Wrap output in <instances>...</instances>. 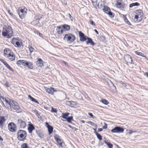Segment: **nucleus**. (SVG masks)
Listing matches in <instances>:
<instances>
[{
    "instance_id": "f257e3e1",
    "label": "nucleus",
    "mask_w": 148,
    "mask_h": 148,
    "mask_svg": "<svg viewBox=\"0 0 148 148\" xmlns=\"http://www.w3.org/2000/svg\"><path fill=\"white\" fill-rule=\"evenodd\" d=\"M4 55L5 58L11 61H13L15 59L14 53L9 49L6 48L4 49Z\"/></svg>"
},
{
    "instance_id": "f03ea898",
    "label": "nucleus",
    "mask_w": 148,
    "mask_h": 148,
    "mask_svg": "<svg viewBox=\"0 0 148 148\" xmlns=\"http://www.w3.org/2000/svg\"><path fill=\"white\" fill-rule=\"evenodd\" d=\"M27 134L26 132L23 130H19L17 134V138L19 141H24L26 140Z\"/></svg>"
},
{
    "instance_id": "7ed1b4c3",
    "label": "nucleus",
    "mask_w": 148,
    "mask_h": 148,
    "mask_svg": "<svg viewBox=\"0 0 148 148\" xmlns=\"http://www.w3.org/2000/svg\"><path fill=\"white\" fill-rule=\"evenodd\" d=\"M75 36L71 34H65L63 39L69 42L70 43L73 42L75 40Z\"/></svg>"
},
{
    "instance_id": "20e7f679",
    "label": "nucleus",
    "mask_w": 148,
    "mask_h": 148,
    "mask_svg": "<svg viewBox=\"0 0 148 148\" xmlns=\"http://www.w3.org/2000/svg\"><path fill=\"white\" fill-rule=\"evenodd\" d=\"M27 9L25 8L23 9L19 8L18 10V14L21 18L22 19L25 17L27 13Z\"/></svg>"
},
{
    "instance_id": "39448f33",
    "label": "nucleus",
    "mask_w": 148,
    "mask_h": 148,
    "mask_svg": "<svg viewBox=\"0 0 148 148\" xmlns=\"http://www.w3.org/2000/svg\"><path fill=\"white\" fill-rule=\"evenodd\" d=\"M4 29L5 30L7 31V33L8 34V38H11L13 36L12 29L11 27L8 25Z\"/></svg>"
},
{
    "instance_id": "423d86ee",
    "label": "nucleus",
    "mask_w": 148,
    "mask_h": 148,
    "mask_svg": "<svg viewBox=\"0 0 148 148\" xmlns=\"http://www.w3.org/2000/svg\"><path fill=\"white\" fill-rule=\"evenodd\" d=\"M123 128L120 127H115L114 129L111 130V132L113 133H122L123 132Z\"/></svg>"
},
{
    "instance_id": "0eeeda50",
    "label": "nucleus",
    "mask_w": 148,
    "mask_h": 148,
    "mask_svg": "<svg viewBox=\"0 0 148 148\" xmlns=\"http://www.w3.org/2000/svg\"><path fill=\"white\" fill-rule=\"evenodd\" d=\"M8 127L9 130L11 132H14L16 131V125L13 123H10L8 124Z\"/></svg>"
},
{
    "instance_id": "6e6552de",
    "label": "nucleus",
    "mask_w": 148,
    "mask_h": 148,
    "mask_svg": "<svg viewBox=\"0 0 148 148\" xmlns=\"http://www.w3.org/2000/svg\"><path fill=\"white\" fill-rule=\"evenodd\" d=\"M10 107L13 109L17 110L20 109V107L18 103L12 100V102L10 103Z\"/></svg>"
},
{
    "instance_id": "1a4fd4ad",
    "label": "nucleus",
    "mask_w": 148,
    "mask_h": 148,
    "mask_svg": "<svg viewBox=\"0 0 148 148\" xmlns=\"http://www.w3.org/2000/svg\"><path fill=\"white\" fill-rule=\"evenodd\" d=\"M79 37L80 40L81 41L84 42L87 39L88 37L87 36L81 31L79 32Z\"/></svg>"
},
{
    "instance_id": "9d476101",
    "label": "nucleus",
    "mask_w": 148,
    "mask_h": 148,
    "mask_svg": "<svg viewBox=\"0 0 148 148\" xmlns=\"http://www.w3.org/2000/svg\"><path fill=\"white\" fill-rule=\"evenodd\" d=\"M124 58L125 61L127 63H128L131 64H134L133 62L132 58L128 54H126L124 56Z\"/></svg>"
},
{
    "instance_id": "9b49d317",
    "label": "nucleus",
    "mask_w": 148,
    "mask_h": 148,
    "mask_svg": "<svg viewBox=\"0 0 148 148\" xmlns=\"http://www.w3.org/2000/svg\"><path fill=\"white\" fill-rule=\"evenodd\" d=\"M17 124L20 127L24 128L25 127L26 123L24 121L21 119H19L18 121Z\"/></svg>"
},
{
    "instance_id": "f8f14e48",
    "label": "nucleus",
    "mask_w": 148,
    "mask_h": 148,
    "mask_svg": "<svg viewBox=\"0 0 148 148\" xmlns=\"http://www.w3.org/2000/svg\"><path fill=\"white\" fill-rule=\"evenodd\" d=\"M45 88L47 92L51 95H53V92H54L57 91L56 90L51 87H50L49 88L47 87H45Z\"/></svg>"
},
{
    "instance_id": "ddd939ff",
    "label": "nucleus",
    "mask_w": 148,
    "mask_h": 148,
    "mask_svg": "<svg viewBox=\"0 0 148 148\" xmlns=\"http://www.w3.org/2000/svg\"><path fill=\"white\" fill-rule=\"evenodd\" d=\"M60 136L57 135H56L54 136V139L56 140L59 145L62 147L63 140H62L60 139Z\"/></svg>"
},
{
    "instance_id": "4468645a",
    "label": "nucleus",
    "mask_w": 148,
    "mask_h": 148,
    "mask_svg": "<svg viewBox=\"0 0 148 148\" xmlns=\"http://www.w3.org/2000/svg\"><path fill=\"white\" fill-rule=\"evenodd\" d=\"M36 64L38 67H42L43 66V61L41 59H38L36 62Z\"/></svg>"
},
{
    "instance_id": "2eb2a0df",
    "label": "nucleus",
    "mask_w": 148,
    "mask_h": 148,
    "mask_svg": "<svg viewBox=\"0 0 148 148\" xmlns=\"http://www.w3.org/2000/svg\"><path fill=\"white\" fill-rule=\"evenodd\" d=\"M46 125L48 128L49 134H51L53 131V127L49 125L47 122L46 123Z\"/></svg>"
},
{
    "instance_id": "dca6fc26",
    "label": "nucleus",
    "mask_w": 148,
    "mask_h": 148,
    "mask_svg": "<svg viewBox=\"0 0 148 148\" xmlns=\"http://www.w3.org/2000/svg\"><path fill=\"white\" fill-rule=\"evenodd\" d=\"M87 40L86 41V44L87 45L90 44V45L93 46L95 45V43L93 42L91 38L88 37Z\"/></svg>"
},
{
    "instance_id": "f3484780",
    "label": "nucleus",
    "mask_w": 148,
    "mask_h": 148,
    "mask_svg": "<svg viewBox=\"0 0 148 148\" xmlns=\"http://www.w3.org/2000/svg\"><path fill=\"white\" fill-rule=\"evenodd\" d=\"M27 61L26 60H20L17 61L16 64L18 65H20L21 64L25 66Z\"/></svg>"
},
{
    "instance_id": "a211bd4d",
    "label": "nucleus",
    "mask_w": 148,
    "mask_h": 148,
    "mask_svg": "<svg viewBox=\"0 0 148 148\" xmlns=\"http://www.w3.org/2000/svg\"><path fill=\"white\" fill-rule=\"evenodd\" d=\"M116 5L117 7L119 8L123 9L124 8V5L121 4L120 0H119L117 1Z\"/></svg>"
},
{
    "instance_id": "6ab92c4d",
    "label": "nucleus",
    "mask_w": 148,
    "mask_h": 148,
    "mask_svg": "<svg viewBox=\"0 0 148 148\" xmlns=\"http://www.w3.org/2000/svg\"><path fill=\"white\" fill-rule=\"evenodd\" d=\"M33 125L32 124H29V127L28 128V130L29 133H32L33 130L35 129Z\"/></svg>"
},
{
    "instance_id": "aec40b11",
    "label": "nucleus",
    "mask_w": 148,
    "mask_h": 148,
    "mask_svg": "<svg viewBox=\"0 0 148 148\" xmlns=\"http://www.w3.org/2000/svg\"><path fill=\"white\" fill-rule=\"evenodd\" d=\"M25 64V66L28 67V68L31 69H32L33 68L32 63L30 62L27 61Z\"/></svg>"
},
{
    "instance_id": "412c9836",
    "label": "nucleus",
    "mask_w": 148,
    "mask_h": 148,
    "mask_svg": "<svg viewBox=\"0 0 148 148\" xmlns=\"http://www.w3.org/2000/svg\"><path fill=\"white\" fill-rule=\"evenodd\" d=\"M136 14L140 16V17H141L143 15L142 11L141 10H138L136 11Z\"/></svg>"
},
{
    "instance_id": "4be33fe9",
    "label": "nucleus",
    "mask_w": 148,
    "mask_h": 148,
    "mask_svg": "<svg viewBox=\"0 0 148 148\" xmlns=\"http://www.w3.org/2000/svg\"><path fill=\"white\" fill-rule=\"evenodd\" d=\"M57 32L59 34H62L63 32V30L61 26H58L56 29Z\"/></svg>"
},
{
    "instance_id": "5701e85b",
    "label": "nucleus",
    "mask_w": 148,
    "mask_h": 148,
    "mask_svg": "<svg viewBox=\"0 0 148 148\" xmlns=\"http://www.w3.org/2000/svg\"><path fill=\"white\" fill-rule=\"evenodd\" d=\"M2 35L5 37H7V38H8V34H7V31H6L4 29V28H3L2 33Z\"/></svg>"
},
{
    "instance_id": "b1692460",
    "label": "nucleus",
    "mask_w": 148,
    "mask_h": 148,
    "mask_svg": "<svg viewBox=\"0 0 148 148\" xmlns=\"http://www.w3.org/2000/svg\"><path fill=\"white\" fill-rule=\"evenodd\" d=\"M39 21L38 20H35L32 21L31 23V24L34 26L38 25L39 24Z\"/></svg>"
},
{
    "instance_id": "393cba45",
    "label": "nucleus",
    "mask_w": 148,
    "mask_h": 148,
    "mask_svg": "<svg viewBox=\"0 0 148 148\" xmlns=\"http://www.w3.org/2000/svg\"><path fill=\"white\" fill-rule=\"evenodd\" d=\"M5 119L4 116H0V125H2L5 122Z\"/></svg>"
},
{
    "instance_id": "a878e982",
    "label": "nucleus",
    "mask_w": 148,
    "mask_h": 148,
    "mask_svg": "<svg viewBox=\"0 0 148 148\" xmlns=\"http://www.w3.org/2000/svg\"><path fill=\"white\" fill-rule=\"evenodd\" d=\"M62 27L63 29H65L67 31L69 30L70 28V26L66 24H64L62 25Z\"/></svg>"
},
{
    "instance_id": "bb28decb",
    "label": "nucleus",
    "mask_w": 148,
    "mask_h": 148,
    "mask_svg": "<svg viewBox=\"0 0 148 148\" xmlns=\"http://www.w3.org/2000/svg\"><path fill=\"white\" fill-rule=\"evenodd\" d=\"M28 97L32 101L38 104H39V102L36 99L32 97L30 95H28Z\"/></svg>"
},
{
    "instance_id": "cd10ccee",
    "label": "nucleus",
    "mask_w": 148,
    "mask_h": 148,
    "mask_svg": "<svg viewBox=\"0 0 148 148\" xmlns=\"http://www.w3.org/2000/svg\"><path fill=\"white\" fill-rule=\"evenodd\" d=\"M103 10L107 14L108 13V12L110 10L109 8L106 6H104Z\"/></svg>"
},
{
    "instance_id": "c85d7f7f",
    "label": "nucleus",
    "mask_w": 148,
    "mask_h": 148,
    "mask_svg": "<svg viewBox=\"0 0 148 148\" xmlns=\"http://www.w3.org/2000/svg\"><path fill=\"white\" fill-rule=\"evenodd\" d=\"M66 104L69 106H73L75 104V102L73 101H69L66 102Z\"/></svg>"
},
{
    "instance_id": "c756f323",
    "label": "nucleus",
    "mask_w": 148,
    "mask_h": 148,
    "mask_svg": "<svg viewBox=\"0 0 148 148\" xmlns=\"http://www.w3.org/2000/svg\"><path fill=\"white\" fill-rule=\"evenodd\" d=\"M69 114V113H62V117L64 119H66L67 116Z\"/></svg>"
},
{
    "instance_id": "7c9ffc66",
    "label": "nucleus",
    "mask_w": 148,
    "mask_h": 148,
    "mask_svg": "<svg viewBox=\"0 0 148 148\" xmlns=\"http://www.w3.org/2000/svg\"><path fill=\"white\" fill-rule=\"evenodd\" d=\"M135 53L136 54H137L138 55L141 56L143 57L144 58H147L146 57V56H145L143 53H142L141 52H139L138 51H135Z\"/></svg>"
},
{
    "instance_id": "2f4dec72",
    "label": "nucleus",
    "mask_w": 148,
    "mask_h": 148,
    "mask_svg": "<svg viewBox=\"0 0 148 148\" xmlns=\"http://www.w3.org/2000/svg\"><path fill=\"white\" fill-rule=\"evenodd\" d=\"M6 67L10 71L12 72H14V71L10 66L6 63L4 64Z\"/></svg>"
},
{
    "instance_id": "473e14b6",
    "label": "nucleus",
    "mask_w": 148,
    "mask_h": 148,
    "mask_svg": "<svg viewBox=\"0 0 148 148\" xmlns=\"http://www.w3.org/2000/svg\"><path fill=\"white\" fill-rule=\"evenodd\" d=\"M104 143L107 145L109 148H112L113 145L109 142H107L106 140H104Z\"/></svg>"
},
{
    "instance_id": "72a5a7b5",
    "label": "nucleus",
    "mask_w": 148,
    "mask_h": 148,
    "mask_svg": "<svg viewBox=\"0 0 148 148\" xmlns=\"http://www.w3.org/2000/svg\"><path fill=\"white\" fill-rule=\"evenodd\" d=\"M140 5V4L138 2H136L135 3H132L130 4V7L132 8L134 6H139Z\"/></svg>"
},
{
    "instance_id": "f704fd0d",
    "label": "nucleus",
    "mask_w": 148,
    "mask_h": 148,
    "mask_svg": "<svg viewBox=\"0 0 148 148\" xmlns=\"http://www.w3.org/2000/svg\"><path fill=\"white\" fill-rule=\"evenodd\" d=\"M66 119L68 122L71 123V121L73 120V117L72 116H69L67 117Z\"/></svg>"
},
{
    "instance_id": "c9c22d12",
    "label": "nucleus",
    "mask_w": 148,
    "mask_h": 148,
    "mask_svg": "<svg viewBox=\"0 0 148 148\" xmlns=\"http://www.w3.org/2000/svg\"><path fill=\"white\" fill-rule=\"evenodd\" d=\"M101 101L106 105H108L109 103V102L108 101L105 99H102L101 100Z\"/></svg>"
},
{
    "instance_id": "e433bc0d",
    "label": "nucleus",
    "mask_w": 148,
    "mask_h": 148,
    "mask_svg": "<svg viewBox=\"0 0 148 148\" xmlns=\"http://www.w3.org/2000/svg\"><path fill=\"white\" fill-rule=\"evenodd\" d=\"M42 16L41 15L39 14H37L36 16L35 17V18L36 20H38L39 21L40 20V18H41Z\"/></svg>"
},
{
    "instance_id": "4c0bfd02",
    "label": "nucleus",
    "mask_w": 148,
    "mask_h": 148,
    "mask_svg": "<svg viewBox=\"0 0 148 148\" xmlns=\"http://www.w3.org/2000/svg\"><path fill=\"white\" fill-rule=\"evenodd\" d=\"M96 135L97 138L100 140H102V136L98 133H96Z\"/></svg>"
},
{
    "instance_id": "58836bf2",
    "label": "nucleus",
    "mask_w": 148,
    "mask_h": 148,
    "mask_svg": "<svg viewBox=\"0 0 148 148\" xmlns=\"http://www.w3.org/2000/svg\"><path fill=\"white\" fill-rule=\"evenodd\" d=\"M5 101L6 103H8L10 106V103L12 102V100H10V99L8 98H5Z\"/></svg>"
},
{
    "instance_id": "ea45409f",
    "label": "nucleus",
    "mask_w": 148,
    "mask_h": 148,
    "mask_svg": "<svg viewBox=\"0 0 148 148\" xmlns=\"http://www.w3.org/2000/svg\"><path fill=\"white\" fill-rule=\"evenodd\" d=\"M107 14H108L109 16L111 18L113 17L114 16V14L113 12H111L110 10L108 12Z\"/></svg>"
},
{
    "instance_id": "a19ab883",
    "label": "nucleus",
    "mask_w": 148,
    "mask_h": 148,
    "mask_svg": "<svg viewBox=\"0 0 148 148\" xmlns=\"http://www.w3.org/2000/svg\"><path fill=\"white\" fill-rule=\"evenodd\" d=\"M87 123L92 125L94 126L95 128H97V125L95 123L91 121H88L87 122Z\"/></svg>"
},
{
    "instance_id": "79ce46f5",
    "label": "nucleus",
    "mask_w": 148,
    "mask_h": 148,
    "mask_svg": "<svg viewBox=\"0 0 148 148\" xmlns=\"http://www.w3.org/2000/svg\"><path fill=\"white\" fill-rule=\"evenodd\" d=\"M21 147L22 148H29L27 144L25 143L22 144L21 145Z\"/></svg>"
},
{
    "instance_id": "37998d69",
    "label": "nucleus",
    "mask_w": 148,
    "mask_h": 148,
    "mask_svg": "<svg viewBox=\"0 0 148 148\" xmlns=\"http://www.w3.org/2000/svg\"><path fill=\"white\" fill-rule=\"evenodd\" d=\"M28 48L29 49L30 52V53L32 52L34 50V48L30 45L29 46Z\"/></svg>"
},
{
    "instance_id": "c03bdc74",
    "label": "nucleus",
    "mask_w": 148,
    "mask_h": 148,
    "mask_svg": "<svg viewBox=\"0 0 148 148\" xmlns=\"http://www.w3.org/2000/svg\"><path fill=\"white\" fill-rule=\"evenodd\" d=\"M124 21L125 22L129 25H131V23L129 21L126 16L124 18Z\"/></svg>"
},
{
    "instance_id": "a18cd8bd",
    "label": "nucleus",
    "mask_w": 148,
    "mask_h": 148,
    "mask_svg": "<svg viewBox=\"0 0 148 148\" xmlns=\"http://www.w3.org/2000/svg\"><path fill=\"white\" fill-rule=\"evenodd\" d=\"M21 42L19 41V40H18V41H16L15 42V44L16 45V46H17V47H20V43H21Z\"/></svg>"
},
{
    "instance_id": "49530a36",
    "label": "nucleus",
    "mask_w": 148,
    "mask_h": 148,
    "mask_svg": "<svg viewBox=\"0 0 148 148\" xmlns=\"http://www.w3.org/2000/svg\"><path fill=\"white\" fill-rule=\"evenodd\" d=\"M100 40L102 41H104L106 39V38L105 36H101L100 38Z\"/></svg>"
},
{
    "instance_id": "de8ad7c7",
    "label": "nucleus",
    "mask_w": 148,
    "mask_h": 148,
    "mask_svg": "<svg viewBox=\"0 0 148 148\" xmlns=\"http://www.w3.org/2000/svg\"><path fill=\"white\" fill-rule=\"evenodd\" d=\"M51 111L53 112H57V110L56 109L53 108V107L51 108Z\"/></svg>"
},
{
    "instance_id": "09e8293b",
    "label": "nucleus",
    "mask_w": 148,
    "mask_h": 148,
    "mask_svg": "<svg viewBox=\"0 0 148 148\" xmlns=\"http://www.w3.org/2000/svg\"><path fill=\"white\" fill-rule=\"evenodd\" d=\"M68 15H69V18L70 19V20L71 21H72L73 20V17L72 16H71V15L69 14H68Z\"/></svg>"
},
{
    "instance_id": "8fccbe9b",
    "label": "nucleus",
    "mask_w": 148,
    "mask_h": 148,
    "mask_svg": "<svg viewBox=\"0 0 148 148\" xmlns=\"http://www.w3.org/2000/svg\"><path fill=\"white\" fill-rule=\"evenodd\" d=\"M90 23L92 25H95V23L94 21L92 20H90L89 21Z\"/></svg>"
},
{
    "instance_id": "3c124183",
    "label": "nucleus",
    "mask_w": 148,
    "mask_h": 148,
    "mask_svg": "<svg viewBox=\"0 0 148 148\" xmlns=\"http://www.w3.org/2000/svg\"><path fill=\"white\" fill-rule=\"evenodd\" d=\"M107 128V124L105 123V125L103 127V129H106Z\"/></svg>"
},
{
    "instance_id": "603ef678",
    "label": "nucleus",
    "mask_w": 148,
    "mask_h": 148,
    "mask_svg": "<svg viewBox=\"0 0 148 148\" xmlns=\"http://www.w3.org/2000/svg\"><path fill=\"white\" fill-rule=\"evenodd\" d=\"M0 61L2 62L3 64L4 65L5 64V63H6V62H5V61L4 60H3V59H0Z\"/></svg>"
},
{
    "instance_id": "864d4df0",
    "label": "nucleus",
    "mask_w": 148,
    "mask_h": 148,
    "mask_svg": "<svg viewBox=\"0 0 148 148\" xmlns=\"http://www.w3.org/2000/svg\"><path fill=\"white\" fill-rule=\"evenodd\" d=\"M136 132V131H133L132 130H129V134H131L133 133H134V132Z\"/></svg>"
},
{
    "instance_id": "5fc2aeb1",
    "label": "nucleus",
    "mask_w": 148,
    "mask_h": 148,
    "mask_svg": "<svg viewBox=\"0 0 148 148\" xmlns=\"http://www.w3.org/2000/svg\"><path fill=\"white\" fill-rule=\"evenodd\" d=\"M5 85L7 87H8L9 86V83L8 82H6L5 83Z\"/></svg>"
},
{
    "instance_id": "6e6d98bb",
    "label": "nucleus",
    "mask_w": 148,
    "mask_h": 148,
    "mask_svg": "<svg viewBox=\"0 0 148 148\" xmlns=\"http://www.w3.org/2000/svg\"><path fill=\"white\" fill-rule=\"evenodd\" d=\"M62 63L64 64L66 66H67L68 64L66 62H64V61H62Z\"/></svg>"
},
{
    "instance_id": "4d7b16f0",
    "label": "nucleus",
    "mask_w": 148,
    "mask_h": 148,
    "mask_svg": "<svg viewBox=\"0 0 148 148\" xmlns=\"http://www.w3.org/2000/svg\"><path fill=\"white\" fill-rule=\"evenodd\" d=\"M88 114L92 117H93L94 116L91 113H89Z\"/></svg>"
},
{
    "instance_id": "13d9d810",
    "label": "nucleus",
    "mask_w": 148,
    "mask_h": 148,
    "mask_svg": "<svg viewBox=\"0 0 148 148\" xmlns=\"http://www.w3.org/2000/svg\"><path fill=\"white\" fill-rule=\"evenodd\" d=\"M139 16L138 15H136L135 16L134 18L136 19H137L138 18Z\"/></svg>"
},
{
    "instance_id": "bf43d9fd",
    "label": "nucleus",
    "mask_w": 148,
    "mask_h": 148,
    "mask_svg": "<svg viewBox=\"0 0 148 148\" xmlns=\"http://www.w3.org/2000/svg\"><path fill=\"white\" fill-rule=\"evenodd\" d=\"M103 130L102 128H99L98 130V132H100L102 131Z\"/></svg>"
},
{
    "instance_id": "052dcab7",
    "label": "nucleus",
    "mask_w": 148,
    "mask_h": 148,
    "mask_svg": "<svg viewBox=\"0 0 148 148\" xmlns=\"http://www.w3.org/2000/svg\"><path fill=\"white\" fill-rule=\"evenodd\" d=\"M97 128H95V129L94 128H93V130H94V132L95 133V134H96V133H97Z\"/></svg>"
},
{
    "instance_id": "680f3d73",
    "label": "nucleus",
    "mask_w": 148,
    "mask_h": 148,
    "mask_svg": "<svg viewBox=\"0 0 148 148\" xmlns=\"http://www.w3.org/2000/svg\"><path fill=\"white\" fill-rule=\"evenodd\" d=\"M94 31L96 32V33L97 34H98L99 33L97 31V30L96 29H95L94 30Z\"/></svg>"
},
{
    "instance_id": "e2e57ef3",
    "label": "nucleus",
    "mask_w": 148,
    "mask_h": 148,
    "mask_svg": "<svg viewBox=\"0 0 148 148\" xmlns=\"http://www.w3.org/2000/svg\"><path fill=\"white\" fill-rule=\"evenodd\" d=\"M3 140V138L2 137L0 136V140L1 141H2Z\"/></svg>"
},
{
    "instance_id": "0e129e2a",
    "label": "nucleus",
    "mask_w": 148,
    "mask_h": 148,
    "mask_svg": "<svg viewBox=\"0 0 148 148\" xmlns=\"http://www.w3.org/2000/svg\"><path fill=\"white\" fill-rule=\"evenodd\" d=\"M8 13H9V14H10L11 15V16H13V14L12 13H11L10 12V10H9V11H8Z\"/></svg>"
},
{
    "instance_id": "69168bd1",
    "label": "nucleus",
    "mask_w": 148,
    "mask_h": 148,
    "mask_svg": "<svg viewBox=\"0 0 148 148\" xmlns=\"http://www.w3.org/2000/svg\"><path fill=\"white\" fill-rule=\"evenodd\" d=\"M145 74V75H146L147 77H148V73L146 72Z\"/></svg>"
},
{
    "instance_id": "338daca9",
    "label": "nucleus",
    "mask_w": 148,
    "mask_h": 148,
    "mask_svg": "<svg viewBox=\"0 0 148 148\" xmlns=\"http://www.w3.org/2000/svg\"><path fill=\"white\" fill-rule=\"evenodd\" d=\"M81 121L83 123H84L85 122V121L84 120H82Z\"/></svg>"
},
{
    "instance_id": "774afa93",
    "label": "nucleus",
    "mask_w": 148,
    "mask_h": 148,
    "mask_svg": "<svg viewBox=\"0 0 148 148\" xmlns=\"http://www.w3.org/2000/svg\"><path fill=\"white\" fill-rule=\"evenodd\" d=\"M39 36H41L42 35V34H40V33H39Z\"/></svg>"
}]
</instances>
